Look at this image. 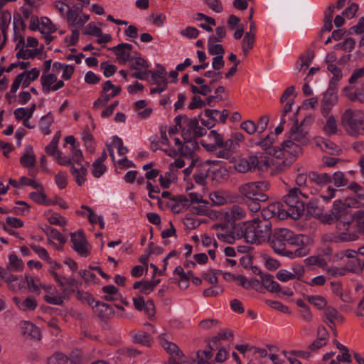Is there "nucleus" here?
I'll use <instances>...</instances> for the list:
<instances>
[{
    "mask_svg": "<svg viewBox=\"0 0 364 364\" xmlns=\"http://www.w3.org/2000/svg\"><path fill=\"white\" fill-rule=\"evenodd\" d=\"M324 220L328 224L336 222L337 232L343 241H352L358 237L354 230V222L359 231L364 232V210L350 214L341 200L333 202L331 213L324 216Z\"/></svg>",
    "mask_w": 364,
    "mask_h": 364,
    "instance_id": "obj_1",
    "label": "nucleus"
},
{
    "mask_svg": "<svg viewBox=\"0 0 364 364\" xmlns=\"http://www.w3.org/2000/svg\"><path fill=\"white\" fill-rule=\"evenodd\" d=\"M301 238L302 235H295L289 229L277 228L268 240L277 254L293 259L304 257L309 252Z\"/></svg>",
    "mask_w": 364,
    "mask_h": 364,
    "instance_id": "obj_2",
    "label": "nucleus"
},
{
    "mask_svg": "<svg viewBox=\"0 0 364 364\" xmlns=\"http://www.w3.org/2000/svg\"><path fill=\"white\" fill-rule=\"evenodd\" d=\"M271 221L253 219L245 224L242 231L245 241L251 244H259L268 240L272 234Z\"/></svg>",
    "mask_w": 364,
    "mask_h": 364,
    "instance_id": "obj_3",
    "label": "nucleus"
},
{
    "mask_svg": "<svg viewBox=\"0 0 364 364\" xmlns=\"http://www.w3.org/2000/svg\"><path fill=\"white\" fill-rule=\"evenodd\" d=\"M303 198H307V196L302 193L299 188H293L289 191V193L284 196V201L288 206L287 210H284L288 216L297 219L302 215L305 211V202Z\"/></svg>",
    "mask_w": 364,
    "mask_h": 364,
    "instance_id": "obj_4",
    "label": "nucleus"
},
{
    "mask_svg": "<svg viewBox=\"0 0 364 364\" xmlns=\"http://www.w3.org/2000/svg\"><path fill=\"white\" fill-rule=\"evenodd\" d=\"M341 124L352 136L362 134L364 133V114L359 110L347 109L341 116Z\"/></svg>",
    "mask_w": 364,
    "mask_h": 364,
    "instance_id": "obj_5",
    "label": "nucleus"
},
{
    "mask_svg": "<svg viewBox=\"0 0 364 364\" xmlns=\"http://www.w3.org/2000/svg\"><path fill=\"white\" fill-rule=\"evenodd\" d=\"M269 183L267 181L248 182L238 187L240 194L247 200H268L269 196L264 192L269 189Z\"/></svg>",
    "mask_w": 364,
    "mask_h": 364,
    "instance_id": "obj_6",
    "label": "nucleus"
},
{
    "mask_svg": "<svg viewBox=\"0 0 364 364\" xmlns=\"http://www.w3.org/2000/svg\"><path fill=\"white\" fill-rule=\"evenodd\" d=\"M337 86L335 82H329L328 88L323 95L321 101V112L324 117H327L333 107L337 103Z\"/></svg>",
    "mask_w": 364,
    "mask_h": 364,
    "instance_id": "obj_7",
    "label": "nucleus"
},
{
    "mask_svg": "<svg viewBox=\"0 0 364 364\" xmlns=\"http://www.w3.org/2000/svg\"><path fill=\"white\" fill-rule=\"evenodd\" d=\"M129 62L130 63V68L136 70L132 74L133 77L141 80H148L151 70H148L149 65L146 60L139 55L136 57L132 56Z\"/></svg>",
    "mask_w": 364,
    "mask_h": 364,
    "instance_id": "obj_8",
    "label": "nucleus"
},
{
    "mask_svg": "<svg viewBox=\"0 0 364 364\" xmlns=\"http://www.w3.org/2000/svg\"><path fill=\"white\" fill-rule=\"evenodd\" d=\"M70 236L73 250L81 257H87L90 254V245L84 232L78 230L77 232H71Z\"/></svg>",
    "mask_w": 364,
    "mask_h": 364,
    "instance_id": "obj_9",
    "label": "nucleus"
},
{
    "mask_svg": "<svg viewBox=\"0 0 364 364\" xmlns=\"http://www.w3.org/2000/svg\"><path fill=\"white\" fill-rule=\"evenodd\" d=\"M277 216L279 219H284L287 218V213L283 209V205L279 203H273L264 208L261 210V218H257L260 220L270 221L271 218Z\"/></svg>",
    "mask_w": 364,
    "mask_h": 364,
    "instance_id": "obj_10",
    "label": "nucleus"
},
{
    "mask_svg": "<svg viewBox=\"0 0 364 364\" xmlns=\"http://www.w3.org/2000/svg\"><path fill=\"white\" fill-rule=\"evenodd\" d=\"M301 145L289 138V139L283 141L282 144V148H274L273 152L270 151L269 154L273 155L277 159L283 158L284 156V152H287L293 156H297L299 153H301Z\"/></svg>",
    "mask_w": 364,
    "mask_h": 364,
    "instance_id": "obj_11",
    "label": "nucleus"
},
{
    "mask_svg": "<svg viewBox=\"0 0 364 364\" xmlns=\"http://www.w3.org/2000/svg\"><path fill=\"white\" fill-rule=\"evenodd\" d=\"M50 273L61 287L64 297H69L75 292V288L77 287L78 282L74 277H61L53 270H50Z\"/></svg>",
    "mask_w": 364,
    "mask_h": 364,
    "instance_id": "obj_12",
    "label": "nucleus"
},
{
    "mask_svg": "<svg viewBox=\"0 0 364 364\" xmlns=\"http://www.w3.org/2000/svg\"><path fill=\"white\" fill-rule=\"evenodd\" d=\"M304 121L305 120L299 125L298 120H296L294 124L291 127L289 131V138L302 146L306 145L309 142L308 132L303 128Z\"/></svg>",
    "mask_w": 364,
    "mask_h": 364,
    "instance_id": "obj_13",
    "label": "nucleus"
},
{
    "mask_svg": "<svg viewBox=\"0 0 364 364\" xmlns=\"http://www.w3.org/2000/svg\"><path fill=\"white\" fill-rule=\"evenodd\" d=\"M23 336L26 339L39 341L41 337L40 329L32 322L24 321L21 323Z\"/></svg>",
    "mask_w": 364,
    "mask_h": 364,
    "instance_id": "obj_14",
    "label": "nucleus"
},
{
    "mask_svg": "<svg viewBox=\"0 0 364 364\" xmlns=\"http://www.w3.org/2000/svg\"><path fill=\"white\" fill-rule=\"evenodd\" d=\"M244 141V136L241 132H234L231 134L230 138L224 140L223 145L221 148H224L230 154L236 152L239 147L240 143Z\"/></svg>",
    "mask_w": 364,
    "mask_h": 364,
    "instance_id": "obj_15",
    "label": "nucleus"
},
{
    "mask_svg": "<svg viewBox=\"0 0 364 364\" xmlns=\"http://www.w3.org/2000/svg\"><path fill=\"white\" fill-rule=\"evenodd\" d=\"M258 157L251 156L247 159H241L237 161L235 165V169L240 173H246L254 170V166L257 165Z\"/></svg>",
    "mask_w": 364,
    "mask_h": 364,
    "instance_id": "obj_16",
    "label": "nucleus"
},
{
    "mask_svg": "<svg viewBox=\"0 0 364 364\" xmlns=\"http://www.w3.org/2000/svg\"><path fill=\"white\" fill-rule=\"evenodd\" d=\"M92 309L96 316L100 319L109 318L114 314L110 305L101 301H97Z\"/></svg>",
    "mask_w": 364,
    "mask_h": 364,
    "instance_id": "obj_17",
    "label": "nucleus"
},
{
    "mask_svg": "<svg viewBox=\"0 0 364 364\" xmlns=\"http://www.w3.org/2000/svg\"><path fill=\"white\" fill-rule=\"evenodd\" d=\"M14 303L18 307L23 311H31L36 309L37 301L32 296H28L25 299L14 296L13 298Z\"/></svg>",
    "mask_w": 364,
    "mask_h": 364,
    "instance_id": "obj_18",
    "label": "nucleus"
},
{
    "mask_svg": "<svg viewBox=\"0 0 364 364\" xmlns=\"http://www.w3.org/2000/svg\"><path fill=\"white\" fill-rule=\"evenodd\" d=\"M112 87L113 84L111 80H107L103 83L100 96L95 101L93 108L97 109L101 105H105L109 101L110 98L107 92Z\"/></svg>",
    "mask_w": 364,
    "mask_h": 364,
    "instance_id": "obj_19",
    "label": "nucleus"
},
{
    "mask_svg": "<svg viewBox=\"0 0 364 364\" xmlns=\"http://www.w3.org/2000/svg\"><path fill=\"white\" fill-rule=\"evenodd\" d=\"M131 338L133 343L147 347L151 346L154 342L151 335L145 331L133 332L131 333Z\"/></svg>",
    "mask_w": 364,
    "mask_h": 364,
    "instance_id": "obj_20",
    "label": "nucleus"
},
{
    "mask_svg": "<svg viewBox=\"0 0 364 364\" xmlns=\"http://www.w3.org/2000/svg\"><path fill=\"white\" fill-rule=\"evenodd\" d=\"M80 168H76L74 164L70 168V171L73 176L75 182L79 186H81L86 181L87 175V168L83 165H80Z\"/></svg>",
    "mask_w": 364,
    "mask_h": 364,
    "instance_id": "obj_21",
    "label": "nucleus"
},
{
    "mask_svg": "<svg viewBox=\"0 0 364 364\" xmlns=\"http://www.w3.org/2000/svg\"><path fill=\"white\" fill-rule=\"evenodd\" d=\"M204 114L206 117L209 118L210 120H213V122H221L222 123H225L229 112L227 109H224L222 112H220L218 109H206L204 112Z\"/></svg>",
    "mask_w": 364,
    "mask_h": 364,
    "instance_id": "obj_22",
    "label": "nucleus"
},
{
    "mask_svg": "<svg viewBox=\"0 0 364 364\" xmlns=\"http://www.w3.org/2000/svg\"><path fill=\"white\" fill-rule=\"evenodd\" d=\"M261 282L262 286L271 292H279L282 290L280 285L274 280V277L271 274L262 275Z\"/></svg>",
    "mask_w": 364,
    "mask_h": 364,
    "instance_id": "obj_23",
    "label": "nucleus"
},
{
    "mask_svg": "<svg viewBox=\"0 0 364 364\" xmlns=\"http://www.w3.org/2000/svg\"><path fill=\"white\" fill-rule=\"evenodd\" d=\"M309 179L311 182L322 186L331 182V176L326 173H318L315 171H311L309 173Z\"/></svg>",
    "mask_w": 364,
    "mask_h": 364,
    "instance_id": "obj_24",
    "label": "nucleus"
},
{
    "mask_svg": "<svg viewBox=\"0 0 364 364\" xmlns=\"http://www.w3.org/2000/svg\"><path fill=\"white\" fill-rule=\"evenodd\" d=\"M48 364H76V363L64 353L56 352L48 358Z\"/></svg>",
    "mask_w": 364,
    "mask_h": 364,
    "instance_id": "obj_25",
    "label": "nucleus"
},
{
    "mask_svg": "<svg viewBox=\"0 0 364 364\" xmlns=\"http://www.w3.org/2000/svg\"><path fill=\"white\" fill-rule=\"evenodd\" d=\"M57 81V77L53 73H43L41 77L43 92L45 94L48 93L51 90V85Z\"/></svg>",
    "mask_w": 364,
    "mask_h": 364,
    "instance_id": "obj_26",
    "label": "nucleus"
},
{
    "mask_svg": "<svg viewBox=\"0 0 364 364\" xmlns=\"http://www.w3.org/2000/svg\"><path fill=\"white\" fill-rule=\"evenodd\" d=\"M11 20V14L9 11H2L0 16V29L4 36V42L6 41L7 29Z\"/></svg>",
    "mask_w": 364,
    "mask_h": 364,
    "instance_id": "obj_27",
    "label": "nucleus"
},
{
    "mask_svg": "<svg viewBox=\"0 0 364 364\" xmlns=\"http://www.w3.org/2000/svg\"><path fill=\"white\" fill-rule=\"evenodd\" d=\"M321 149L331 155H339L341 153V149L334 142L328 139L322 140L318 144Z\"/></svg>",
    "mask_w": 364,
    "mask_h": 364,
    "instance_id": "obj_28",
    "label": "nucleus"
},
{
    "mask_svg": "<svg viewBox=\"0 0 364 364\" xmlns=\"http://www.w3.org/2000/svg\"><path fill=\"white\" fill-rule=\"evenodd\" d=\"M315 56L314 51L308 49L305 53L299 57L301 63L296 67V69L301 71L303 69H307Z\"/></svg>",
    "mask_w": 364,
    "mask_h": 364,
    "instance_id": "obj_29",
    "label": "nucleus"
},
{
    "mask_svg": "<svg viewBox=\"0 0 364 364\" xmlns=\"http://www.w3.org/2000/svg\"><path fill=\"white\" fill-rule=\"evenodd\" d=\"M151 75L150 82L151 84H156L159 85V88H151V94L154 95L156 93H161L167 88L168 80H160L159 77L156 76L153 73H150Z\"/></svg>",
    "mask_w": 364,
    "mask_h": 364,
    "instance_id": "obj_30",
    "label": "nucleus"
},
{
    "mask_svg": "<svg viewBox=\"0 0 364 364\" xmlns=\"http://www.w3.org/2000/svg\"><path fill=\"white\" fill-rule=\"evenodd\" d=\"M53 116L51 112H48L40 119V129L43 134L48 135L50 133V126L53 122Z\"/></svg>",
    "mask_w": 364,
    "mask_h": 364,
    "instance_id": "obj_31",
    "label": "nucleus"
},
{
    "mask_svg": "<svg viewBox=\"0 0 364 364\" xmlns=\"http://www.w3.org/2000/svg\"><path fill=\"white\" fill-rule=\"evenodd\" d=\"M255 33L249 31L245 34L244 38L242 42V48L243 52L247 54L250 50H251L255 43Z\"/></svg>",
    "mask_w": 364,
    "mask_h": 364,
    "instance_id": "obj_32",
    "label": "nucleus"
},
{
    "mask_svg": "<svg viewBox=\"0 0 364 364\" xmlns=\"http://www.w3.org/2000/svg\"><path fill=\"white\" fill-rule=\"evenodd\" d=\"M212 357L213 350L208 348L197 352V362L198 364H213L212 361L209 362Z\"/></svg>",
    "mask_w": 364,
    "mask_h": 364,
    "instance_id": "obj_33",
    "label": "nucleus"
},
{
    "mask_svg": "<svg viewBox=\"0 0 364 364\" xmlns=\"http://www.w3.org/2000/svg\"><path fill=\"white\" fill-rule=\"evenodd\" d=\"M9 270L18 272L23 269V262L20 259H18V257L14 253H11L9 255Z\"/></svg>",
    "mask_w": 364,
    "mask_h": 364,
    "instance_id": "obj_34",
    "label": "nucleus"
},
{
    "mask_svg": "<svg viewBox=\"0 0 364 364\" xmlns=\"http://www.w3.org/2000/svg\"><path fill=\"white\" fill-rule=\"evenodd\" d=\"M162 346L165 349V350L170 354V355L176 356L178 359L182 358L183 357V354L182 351H181L178 347L173 343L165 341L162 343Z\"/></svg>",
    "mask_w": 364,
    "mask_h": 364,
    "instance_id": "obj_35",
    "label": "nucleus"
},
{
    "mask_svg": "<svg viewBox=\"0 0 364 364\" xmlns=\"http://www.w3.org/2000/svg\"><path fill=\"white\" fill-rule=\"evenodd\" d=\"M23 80V88H26L29 86L32 81L36 80L40 74V71L36 68H33L30 71H24Z\"/></svg>",
    "mask_w": 364,
    "mask_h": 364,
    "instance_id": "obj_36",
    "label": "nucleus"
},
{
    "mask_svg": "<svg viewBox=\"0 0 364 364\" xmlns=\"http://www.w3.org/2000/svg\"><path fill=\"white\" fill-rule=\"evenodd\" d=\"M30 198L38 204L49 205L47 200V196L44 193V188L42 186L41 190H38L37 192H31L29 193Z\"/></svg>",
    "mask_w": 364,
    "mask_h": 364,
    "instance_id": "obj_37",
    "label": "nucleus"
},
{
    "mask_svg": "<svg viewBox=\"0 0 364 364\" xmlns=\"http://www.w3.org/2000/svg\"><path fill=\"white\" fill-rule=\"evenodd\" d=\"M110 50L114 53L120 63H125L129 61L132 57L130 53H127L123 48H117V46L111 48Z\"/></svg>",
    "mask_w": 364,
    "mask_h": 364,
    "instance_id": "obj_38",
    "label": "nucleus"
},
{
    "mask_svg": "<svg viewBox=\"0 0 364 364\" xmlns=\"http://www.w3.org/2000/svg\"><path fill=\"white\" fill-rule=\"evenodd\" d=\"M306 265H316L320 268H325L327 266L326 259L320 256H310L304 260Z\"/></svg>",
    "mask_w": 364,
    "mask_h": 364,
    "instance_id": "obj_39",
    "label": "nucleus"
},
{
    "mask_svg": "<svg viewBox=\"0 0 364 364\" xmlns=\"http://www.w3.org/2000/svg\"><path fill=\"white\" fill-rule=\"evenodd\" d=\"M57 27L54 25L50 18L48 17L41 18V33H50L55 32Z\"/></svg>",
    "mask_w": 364,
    "mask_h": 364,
    "instance_id": "obj_40",
    "label": "nucleus"
},
{
    "mask_svg": "<svg viewBox=\"0 0 364 364\" xmlns=\"http://www.w3.org/2000/svg\"><path fill=\"white\" fill-rule=\"evenodd\" d=\"M44 232L48 237L57 240L62 245L65 244L67 241L66 238L58 230L53 228L46 227Z\"/></svg>",
    "mask_w": 364,
    "mask_h": 364,
    "instance_id": "obj_41",
    "label": "nucleus"
},
{
    "mask_svg": "<svg viewBox=\"0 0 364 364\" xmlns=\"http://www.w3.org/2000/svg\"><path fill=\"white\" fill-rule=\"evenodd\" d=\"M336 187L345 186L348 184V180L341 171H336L331 176V181Z\"/></svg>",
    "mask_w": 364,
    "mask_h": 364,
    "instance_id": "obj_42",
    "label": "nucleus"
},
{
    "mask_svg": "<svg viewBox=\"0 0 364 364\" xmlns=\"http://www.w3.org/2000/svg\"><path fill=\"white\" fill-rule=\"evenodd\" d=\"M323 130L328 135H332L336 133L337 124L336 121L333 115L328 117L326 121V124L323 127Z\"/></svg>",
    "mask_w": 364,
    "mask_h": 364,
    "instance_id": "obj_43",
    "label": "nucleus"
},
{
    "mask_svg": "<svg viewBox=\"0 0 364 364\" xmlns=\"http://www.w3.org/2000/svg\"><path fill=\"white\" fill-rule=\"evenodd\" d=\"M324 269L328 274L334 277L344 276L348 272V269L346 267H338L336 266H326Z\"/></svg>",
    "mask_w": 364,
    "mask_h": 364,
    "instance_id": "obj_44",
    "label": "nucleus"
},
{
    "mask_svg": "<svg viewBox=\"0 0 364 364\" xmlns=\"http://www.w3.org/2000/svg\"><path fill=\"white\" fill-rule=\"evenodd\" d=\"M100 69L103 71L105 77H109L116 73L117 68L116 65L105 61L100 63Z\"/></svg>",
    "mask_w": 364,
    "mask_h": 364,
    "instance_id": "obj_45",
    "label": "nucleus"
},
{
    "mask_svg": "<svg viewBox=\"0 0 364 364\" xmlns=\"http://www.w3.org/2000/svg\"><path fill=\"white\" fill-rule=\"evenodd\" d=\"M70 151L71 154L70 159L72 160V164L81 165L82 162L84 160V156L82 155V151L79 149H77L75 146H73Z\"/></svg>",
    "mask_w": 364,
    "mask_h": 364,
    "instance_id": "obj_46",
    "label": "nucleus"
},
{
    "mask_svg": "<svg viewBox=\"0 0 364 364\" xmlns=\"http://www.w3.org/2000/svg\"><path fill=\"white\" fill-rule=\"evenodd\" d=\"M230 215L235 220H241L245 218L246 212L245 209L238 205H233L230 210Z\"/></svg>",
    "mask_w": 364,
    "mask_h": 364,
    "instance_id": "obj_47",
    "label": "nucleus"
},
{
    "mask_svg": "<svg viewBox=\"0 0 364 364\" xmlns=\"http://www.w3.org/2000/svg\"><path fill=\"white\" fill-rule=\"evenodd\" d=\"M307 300L310 304L318 307L319 309L324 308L327 304L326 299L323 296L318 295L309 296L307 297Z\"/></svg>",
    "mask_w": 364,
    "mask_h": 364,
    "instance_id": "obj_48",
    "label": "nucleus"
},
{
    "mask_svg": "<svg viewBox=\"0 0 364 364\" xmlns=\"http://www.w3.org/2000/svg\"><path fill=\"white\" fill-rule=\"evenodd\" d=\"M208 204V203H198L197 205L191 206L190 210L195 215H207L209 212V209L207 207Z\"/></svg>",
    "mask_w": 364,
    "mask_h": 364,
    "instance_id": "obj_49",
    "label": "nucleus"
},
{
    "mask_svg": "<svg viewBox=\"0 0 364 364\" xmlns=\"http://www.w3.org/2000/svg\"><path fill=\"white\" fill-rule=\"evenodd\" d=\"M31 247L42 259L48 263H52V259L48 256V252L45 248L36 245H31Z\"/></svg>",
    "mask_w": 364,
    "mask_h": 364,
    "instance_id": "obj_50",
    "label": "nucleus"
},
{
    "mask_svg": "<svg viewBox=\"0 0 364 364\" xmlns=\"http://www.w3.org/2000/svg\"><path fill=\"white\" fill-rule=\"evenodd\" d=\"M328 70L333 75V77L331 79L330 82L333 81L336 82V85L337 86V82L339 81L342 77V73L341 69L336 65L330 63L328 65Z\"/></svg>",
    "mask_w": 364,
    "mask_h": 364,
    "instance_id": "obj_51",
    "label": "nucleus"
},
{
    "mask_svg": "<svg viewBox=\"0 0 364 364\" xmlns=\"http://www.w3.org/2000/svg\"><path fill=\"white\" fill-rule=\"evenodd\" d=\"M277 278L282 282H287L289 280L296 279V274L286 269H280L276 274Z\"/></svg>",
    "mask_w": 364,
    "mask_h": 364,
    "instance_id": "obj_52",
    "label": "nucleus"
},
{
    "mask_svg": "<svg viewBox=\"0 0 364 364\" xmlns=\"http://www.w3.org/2000/svg\"><path fill=\"white\" fill-rule=\"evenodd\" d=\"M55 183L60 189H63L68 184V174L65 171H60L55 178Z\"/></svg>",
    "mask_w": 364,
    "mask_h": 364,
    "instance_id": "obj_53",
    "label": "nucleus"
},
{
    "mask_svg": "<svg viewBox=\"0 0 364 364\" xmlns=\"http://www.w3.org/2000/svg\"><path fill=\"white\" fill-rule=\"evenodd\" d=\"M204 76L207 78L211 79L209 82L210 85H214L217 82L220 81L223 77L221 72H216L215 70H208L205 72Z\"/></svg>",
    "mask_w": 364,
    "mask_h": 364,
    "instance_id": "obj_54",
    "label": "nucleus"
},
{
    "mask_svg": "<svg viewBox=\"0 0 364 364\" xmlns=\"http://www.w3.org/2000/svg\"><path fill=\"white\" fill-rule=\"evenodd\" d=\"M209 198L212 203L216 205H224L227 201L226 198L218 191L210 193Z\"/></svg>",
    "mask_w": 364,
    "mask_h": 364,
    "instance_id": "obj_55",
    "label": "nucleus"
},
{
    "mask_svg": "<svg viewBox=\"0 0 364 364\" xmlns=\"http://www.w3.org/2000/svg\"><path fill=\"white\" fill-rule=\"evenodd\" d=\"M36 54H37V49H36V50L26 49L25 50L22 48L16 53V58L26 60V59H28V58H35Z\"/></svg>",
    "mask_w": 364,
    "mask_h": 364,
    "instance_id": "obj_56",
    "label": "nucleus"
},
{
    "mask_svg": "<svg viewBox=\"0 0 364 364\" xmlns=\"http://www.w3.org/2000/svg\"><path fill=\"white\" fill-rule=\"evenodd\" d=\"M106 169H107V168H106L105 165L102 164L97 161H94L92 164V173L94 177L100 178V176H102L104 174Z\"/></svg>",
    "mask_w": 364,
    "mask_h": 364,
    "instance_id": "obj_57",
    "label": "nucleus"
},
{
    "mask_svg": "<svg viewBox=\"0 0 364 364\" xmlns=\"http://www.w3.org/2000/svg\"><path fill=\"white\" fill-rule=\"evenodd\" d=\"M20 163L25 167H33L36 163V157L34 155L24 154L20 159Z\"/></svg>",
    "mask_w": 364,
    "mask_h": 364,
    "instance_id": "obj_58",
    "label": "nucleus"
},
{
    "mask_svg": "<svg viewBox=\"0 0 364 364\" xmlns=\"http://www.w3.org/2000/svg\"><path fill=\"white\" fill-rule=\"evenodd\" d=\"M240 127L249 134L257 132L256 124L252 120H246L241 123Z\"/></svg>",
    "mask_w": 364,
    "mask_h": 364,
    "instance_id": "obj_59",
    "label": "nucleus"
},
{
    "mask_svg": "<svg viewBox=\"0 0 364 364\" xmlns=\"http://www.w3.org/2000/svg\"><path fill=\"white\" fill-rule=\"evenodd\" d=\"M48 220V222L52 225H59L61 226L65 225L67 223L65 218L57 213H54L50 215Z\"/></svg>",
    "mask_w": 364,
    "mask_h": 364,
    "instance_id": "obj_60",
    "label": "nucleus"
},
{
    "mask_svg": "<svg viewBox=\"0 0 364 364\" xmlns=\"http://www.w3.org/2000/svg\"><path fill=\"white\" fill-rule=\"evenodd\" d=\"M200 33V31L195 27L187 26L185 29L181 31V34L188 38H196Z\"/></svg>",
    "mask_w": 364,
    "mask_h": 364,
    "instance_id": "obj_61",
    "label": "nucleus"
},
{
    "mask_svg": "<svg viewBox=\"0 0 364 364\" xmlns=\"http://www.w3.org/2000/svg\"><path fill=\"white\" fill-rule=\"evenodd\" d=\"M267 304L271 308H272L274 309H276V310H278V311H279L281 312L286 313V314H289L290 312L289 307L287 306H284V304H282L279 301L267 300Z\"/></svg>",
    "mask_w": 364,
    "mask_h": 364,
    "instance_id": "obj_62",
    "label": "nucleus"
},
{
    "mask_svg": "<svg viewBox=\"0 0 364 364\" xmlns=\"http://www.w3.org/2000/svg\"><path fill=\"white\" fill-rule=\"evenodd\" d=\"M20 185L21 186H29L33 187L36 190H41L42 185L34 180L30 179L26 176H21L20 178Z\"/></svg>",
    "mask_w": 364,
    "mask_h": 364,
    "instance_id": "obj_63",
    "label": "nucleus"
},
{
    "mask_svg": "<svg viewBox=\"0 0 364 364\" xmlns=\"http://www.w3.org/2000/svg\"><path fill=\"white\" fill-rule=\"evenodd\" d=\"M323 314L326 317L324 320H327L331 323H333L338 316V311L335 308L328 306L325 309Z\"/></svg>",
    "mask_w": 364,
    "mask_h": 364,
    "instance_id": "obj_64",
    "label": "nucleus"
}]
</instances>
